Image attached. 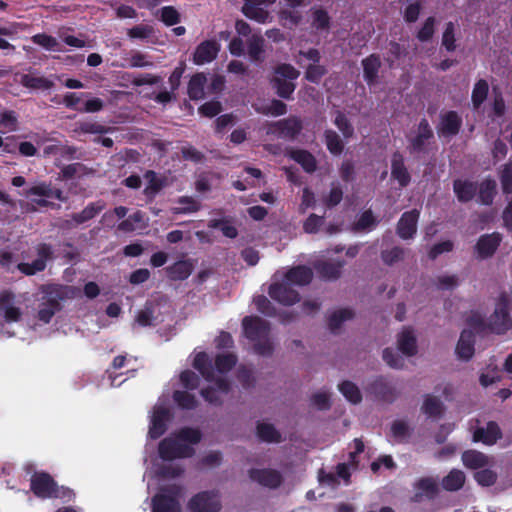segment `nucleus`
<instances>
[{"instance_id":"f257e3e1","label":"nucleus","mask_w":512,"mask_h":512,"mask_svg":"<svg viewBox=\"0 0 512 512\" xmlns=\"http://www.w3.org/2000/svg\"><path fill=\"white\" fill-rule=\"evenodd\" d=\"M236 364V357L232 354H220L215 361L216 371L208 364V355L198 353L194 358L193 366L210 383L201 390L203 398L212 404L221 401V396L228 393L229 384L223 376Z\"/></svg>"},{"instance_id":"f03ea898","label":"nucleus","mask_w":512,"mask_h":512,"mask_svg":"<svg viewBox=\"0 0 512 512\" xmlns=\"http://www.w3.org/2000/svg\"><path fill=\"white\" fill-rule=\"evenodd\" d=\"M509 305V298L503 293L498 297L495 310L488 322L484 320L480 313L472 312L467 318V323L469 327L476 332H484L488 329L491 332L503 334L512 327Z\"/></svg>"},{"instance_id":"7ed1b4c3","label":"nucleus","mask_w":512,"mask_h":512,"mask_svg":"<svg viewBox=\"0 0 512 512\" xmlns=\"http://www.w3.org/2000/svg\"><path fill=\"white\" fill-rule=\"evenodd\" d=\"M201 439L197 429L184 428L178 434L165 438L159 444V455L163 460L190 457L194 453L193 445Z\"/></svg>"},{"instance_id":"20e7f679","label":"nucleus","mask_w":512,"mask_h":512,"mask_svg":"<svg viewBox=\"0 0 512 512\" xmlns=\"http://www.w3.org/2000/svg\"><path fill=\"white\" fill-rule=\"evenodd\" d=\"M242 325L245 336L255 342V350L261 355L270 354L273 345L267 322L259 317L248 316L243 319Z\"/></svg>"},{"instance_id":"39448f33","label":"nucleus","mask_w":512,"mask_h":512,"mask_svg":"<svg viewBox=\"0 0 512 512\" xmlns=\"http://www.w3.org/2000/svg\"><path fill=\"white\" fill-rule=\"evenodd\" d=\"M299 74V71L290 64H281L276 68L272 85L280 97L290 98L296 87L293 80L297 79Z\"/></svg>"},{"instance_id":"423d86ee","label":"nucleus","mask_w":512,"mask_h":512,"mask_svg":"<svg viewBox=\"0 0 512 512\" xmlns=\"http://www.w3.org/2000/svg\"><path fill=\"white\" fill-rule=\"evenodd\" d=\"M182 493V487L171 485L152 499V512H181V506L178 497Z\"/></svg>"},{"instance_id":"0eeeda50","label":"nucleus","mask_w":512,"mask_h":512,"mask_svg":"<svg viewBox=\"0 0 512 512\" xmlns=\"http://www.w3.org/2000/svg\"><path fill=\"white\" fill-rule=\"evenodd\" d=\"M31 490L39 498L64 497L68 491L59 489L52 477L44 472L33 474L31 477Z\"/></svg>"},{"instance_id":"6e6552de","label":"nucleus","mask_w":512,"mask_h":512,"mask_svg":"<svg viewBox=\"0 0 512 512\" xmlns=\"http://www.w3.org/2000/svg\"><path fill=\"white\" fill-rule=\"evenodd\" d=\"M293 286L295 285L284 276L280 282L275 281L270 285L268 293L272 299L280 304L290 306L300 300V296L298 292L293 289Z\"/></svg>"},{"instance_id":"1a4fd4ad","label":"nucleus","mask_w":512,"mask_h":512,"mask_svg":"<svg viewBox=\"0 0 512 512\" xmlns=\"http://www.w3.org/2000/svg\"><path fill=\"white\" fill-rule=\"evenodd\" d=\"M302 123L297 117H289L271 123L267 128V134L276 135L279 138L292 140L301 131Z\"/></svg>"},{"instance_id":"9d476101","label":"nucleus","mask_w":512,"mask_h":512,"mask_svg":"<svg viewBox=\"0 0 512 512\" xmlns=\"http://www.w3.org/2000/svg\"><path fill=\"white\" fill-rule=\"evenodd\" d=\"M22 316L21 307L13 294L3 292L0 295V326L5 323L18 322Z\"/></svg>"},{"instance_id":"9b49d317","label":"nucleus","mask_w":512,"mask_h":512,"mask_svg":"<svg viewBox=\"0 0 512 512\" xmlns=\"http://www.w3.org/2000/svg\"><path fill=\"white\" fill-rule=\"evenodd\" d=\"M276 0H244L242 7L243 14L259 23H266L270 19L268 8L273 5Z\"/></svg>"},{"instance_id":"f8f14e48","label":"nucleus","mask_w":512,"mask_h":512,"mask_svg":"<svg viewBox=\"0 0 512 512\" xmlns=\"http://www.w3.org/2000/svg\"><path fill=\"white\" fill-rule=\"evenodd\" d=\"M189 508L195 512H218L221 509L219 495L216 492H201L189 501Z\"/></svg>"},{"instance_id":"ddd939ff","label":"nucleus","mask_w":512,"mask_h":512,"mask_svg":"<svg viewBox=\"0 0 512 512\" xmlns=\"http://www.w3.org/2000/svg\"><path fill=\"white\" fill-rule=\"evenodd\" d=\"M26 197L32 198V201L39 206H47V199L55 198L60 201H64L63 193L60 189H53L50 185L45 183L37 184L25 191Z\"/></svg>"},{"instance_id":"4468645a","label":"nucleus","mask_w":512,"mask_h":512,"mask_svg":"<svg viewBox=\"0 0 512 512\" xmlns=\"http://www.w3.org/2000/svg\"><path fill=\"white\" fill-rule=\"evenodd\" d=\"M420 211L413 209L402 214L397 223V234L403 240L413 239L417 232Z\"/></svg>"},{"instance_id":"2eb2a0df","label":"nucleus","mask_w":512,"mask_h":512,"mask_svg":"<svg viewBox=\"0 0 512 512\" xmlns=\"http://www.w3.org/2000/svg\"><path fill=\"white\" fill-rule=\"evenodd\" d=\"M169 419V410L162 404H157L153 408L151 423L148 436L157 439L166 431V423Z\"/></svg>"},{"instance_id":"dca6fc26","label":"nucleus","mask_w":512,"mask_h":512,"mask_svg":"<svg viewBox=\"0 0 512 512\" xmlns=\"http://www.w3.org/2000/svg\"><path fill=\"white\" fill-rule=\"evenodd\" d=\"M38 258L32 263H19L18 269L26 275H34L43 271L46 267V261L52 257V249L47 244H41L37 248Z\"/></svg>"},{"instance_id":"f3484780","label":"nucleus","mask_w":512,"mask_h":512,"mask_svg":"<svg viewBox=\"0 0 512 512\" xmlns=\"http://www.w3.org/2000/svg\"><path fill=\"white\" fill-rule=\"evenodd\" d=\"M304 0H280L278 3L279 6V17L283 22L284 26L292 27L296 26L300 20L301 15L297 11H292L301 5H303Z\"/></svg>"},{"instance_id":"a211bd4d","label":"nucleus","mask_w":512,"mask_h":512,"mask_svg":"<svg viewBox=\"0 0 512 512\" xmlns=\"http://www.w3.org/2000/svg\"><path fill=\"white\" fill-rule=\"evenodd\" d=\"M220 50V44L215 40H206L200 43L193 55V61L197 65H203L213 61Z\"/></svg>"},{"instance_id":"6ab92c4d","label":"nucleus","mask_w":512,"mask_h":512,"mask_svg":"<svg viewBox=\"0 0 512 512\" xmlns=\"http://www.w3.org/2000/svg\"><path fill=\"white\" fill-rule=\"evenodd\" d=\"M249 476L252 481L268 488H276L282 482L281 474L273 469H253Z\"/></svg>"},{"instance_id":"aec40b11","label":"nucleus","mask_w":512,"mask_h":512,"mask_svg":"<svg viewBox=\"0 0 512 512\" xmlns=\"http://www.w3.org/2000/svg\"><path fill=\"white\" fill-rule=\"evenodd\" d=\"M501 240L502 237L499 233L481 236L475 246L478 257L481 259L491 257L498 248Z\"/></svg>"},{"instance_id":"412c9836","label":"nucleus","mask_w":512,"mask_h":512,"mask_svg":"<svg viewBox=\"0 0 512 512\" xmlns=\"http://www.w3.org/2000/svg\"><path fill=\"white\" fill-rule=\"evenodd\" d=\"M398 349L408 357L417 353V339L414 330L410 327H404L397 335Z\"/></svg>"},{"instance_id":"4be33fe9","label":"nucleus","mask_w":512,"mask_h":512,"mask_svg":"<svg viewBox=\"0 0 512 512\" xmlns=\"http://www.w3.org/2000/svg\"><path fill=\"white\" fill-rule=\"evenodd\" d=\"M456 355L462 361L470 360L475 352L474 334L470 329H464L456 345Z\"/></svg>"},{"instance_id":"5701e85b","label":"nucleus","mask_w":512,"mask_h":512,"mask_svg":"<svg viewBox=\"0 0 512 512\" xmlns=\"http://www.w3.org/2000/svg\"><path fill=\"white\" fill-rule=\"evenodd\" d=\"M391 176L401 187H406L411 180L410 174L404 164V158L397 152L392 155Z\"/></svg>"},{"instance_id":"b1692460","label":"nucleus","mask_w":512,"mask_h":512,"mask_svg":"<svg viewBox=\"0 0 512 512\" xmlns=\"http://www.w3.org/2000/svg\"><path fill=\"white\" fill-rule=\"evenodd\" d=\"M461 124L462 120L456 112H447L441 117L438 132L445 137L454 136L459 132Z\"/></svg>"},{"instance_id":"393cba45","label":"nucleus","mask_w":512,"mask_h":512,"mask_svg":"<svg viewBox=\"0 0 512 512\" xmlns=\"http://www.w3.org/2000/svg\"><path fill=\"white\" fill-rule=\"evenodd\" d=\"M432 135L433 132L428 121L426 119H422L418 125L416 134L409 138L412 151H421Z\"/></svg>"},{"instance_id":"a878e982","label":"nucleus","mask_w":512,"mask_h":512,"mask_svg":"<svg viewBox=\"0 0 512 512\" xmlns=\"http://www.w3.org/2000/svg\"><path fill=\"white\" fill-rule=\"evenodd\" d=\"M501 437V431L494 422H489L485 428L477 429L473 434V441L493 445Z\"/></svg>"},{"instance_id":"bb28decb","label":"nucleus","mask_w":512,"mask_h":512,"mask_svg":"<svg viewBox=\"0 0 512 512\" xmlns=\"http://www.w3.org/2000/svg\"><path fill=\"white\" fill-rule=\"evenodd\" d=\"M364 79L369 86L377 83L378 72L381 66L380 58L375 55L362 60Z\"/></svg>"},{"instance_id":"cd10ccee","label":"nucleus","mask_w":512,"mask_h":512,"mask_svg":"<svg viewBox=\"0 0 512 512\" xmlns=\"http://www.w3.org/2000/svg\"><path fill=\"white\" fill-rule=\"evenodd\" d=\"M415 499L420 501L422 498H433L438 492V483L433 478L419 479L415 485Z\"/></svg>"},{"instance_id":"c85d7f7f","label":"nucleus","mask_w":512,"mask_h":512,"mask_svg":"<svg viewBox=\"0 0 512 512\" xmlns=\"http://www.w3.org/2000/svg\"><path fill=\"white\" fill-rule=\"evenodd\" d=\"M284 276L295 286H303L310 283L313 273L312 270L306 266H297L288 270Z\"/></svg>"},{"instance_id":"c756f323","label":"nucleus","mask_w":512,"mask_h":512,"mask_svg":"<svg viewBox=\"0 0 512 512\" xmlns=\"http://www.w3.org/2000/svg\"><path fill=\"white\" fill-rule=\"evenodd\" d=\"M20 83L29 89L48 90L53 87L54 83L51 79L36 73L25 74L21 77Z\"/></svg>"},{"instance_id":"7c9ffc66","label":"nucleus","mask_w":512,"mask_h":512,"mask_svg":"<svg viewBox=\"0 0 512 512\" xmlns=\"http://www.w3.org/2000/svg\"><path fill=\"white\" fill-rule=\"evenodd\" d=\"M167 273L170 279L172 280H184L187 279L192 271L193 264L190 260H181L175 262L173 265L169 266L167 269Z\"/></svg>"},{"instance_id":"2f4dec72","label":"nucleus","mask_w":512,"mask_h":512,"mask_svg":"<svg viewBox=\"0 0 512 512\" xmlns=\"http://www.w3.org/2000/svg\"><path fill=\"white\" fill-rule=\"evenodd\" d=\"M463 464L470 469H478L485 467L490 464V458L485 454L475 451L468 450L462 455Z\"/></svg>"},{"instance_id":"473e14b6","label":"nucleus","mask_w":512,"mask_h":512,"mask_svg":"<svg viewBox=\"0 0 512 512\" xmlns=\"http://www.w3.org/2000/svg\"><path fill=\"white\" fill-rule=\"evenodd\" d=\"M146 227L145 214L141 211H137L130 215L127 219L123 220L118 225V230L123 232H132L137 229H143Z\"/></svg>"},{"instance_id":"72a5a7b5","label":"nucleus","mask_w":512,"mask_h":512,"mask_svg":"<svg viewBox=\"0 0 512 512\" xmlns=\"http://www.w3.org/2000/svg\"><path fill=\"white\" fill-rule=\"evenodd\" d=\"M444 410L442 401L433 395H425L421 411L429 417H439Z\"/></svg>"},{"instance_id":"f704fd0d","label":"nucleus","mask_w":512,"mask_h":512,"mask_svg":"<svg viewBox=\"0 0 512 512\" xmlns=\"http://www.w3.org/2000/svg\"><path fill=\"white\" fill-rule=\"evenodd\" d=\"M207 79L206 76L202 73H198L194 75L188 84V94L189 97L193 100L202 99L205 95L204 88L206 85Z\"/></svg>"},{"instance_id":"c9c22d12","label":"nucleus","mask_w":512,"mask_h":512,"mask_svg":"<svg viewBox=\"0 0 512 512\" xmlns=\"http://www.w3.org/2000/svg\"><path fill=\"white\" fill-rule=\"evenodd\" d=\"M465 483V474L461 470L453 469L442 480V486L447 491H457Z\"/></svg>"},{"instance_id":"e433bc0d","label":"nucleus","mask_w":512,"mask_h":512,"mask_svg":"<svg viewBox=\"0 0 512 512\" xmlns=\"http://www.w3.org/2000/svg\"><path fill=\"white\" fill-rule=\"evenodd\" d=\"M257 436L265 442H279L281 440V435L275 427L265 421L258 422Z\"/></svg>"},{"instance_id":"4c0bfd02","label":"nucleus","mask_w":512,"mask_h":512,"mask_svg":"<svg viewBox=\"0 0 512 512\" xmlns=\"http://www.w3.org/2000/svg\"><path fill=\"white\" fill-rule=\"evenodd\" d=\"M489 92V85L486 80H478L472 90L471 100L474 109H478L486 100Z\"/></svg>"},{"instance_id":"58836bf2","label":"nucleus","mask_w":512,"mask_h":512,"mask_svg":"<svg viewBox=\"0 0 512 512\" xmlns=\"http://www.w3.org/2000/svg\"><path fill=\"white\" fill-rule=\"evenodd\" d=\"M343 198V190L339 183H332L328 192L321 195V201L327 208L338 205Z\"/></svg>"},{"instance_id":"ea45409f","label":"nucleus","mask_w":512,"mask_h":512,"mask_svg":"<svg viewBox=\"0 0 512 512\" xmlns=\"http://www.w3.org/2000/svg\"><path fill=\"white\" fill-rule=\"evenodd\" d=\"M104 208V205L100 202L91 203L86 206L81 212L72 215V219L76 224L84 223L94 218Z\"/></svg>"},{"instance_id":"a19ab883","label":"nucleus","mask_w":512,"mask_h":512,"mask_svg":"<svg viewBox=\"0 0 512 512\" xmlns=\"http://www.w3.org/2000/svg\"><path fill=\"white\" fill-rule=\"evenodd\" d=\"M406 250L402 247L395 246L385 249L381 252V259L385 265L393 266L405 259Z\"/></svg>"},{"instance_id":"79ce46f5","label":"nucleus","mask_w":512,"mask_h":512,"mask_svg":"<svg viewBox=\"0 0 512 512\" xmlns=\"http://www.w3.org/2000/svg\"><path fill=\"white\" fill-rule=\"evenodd\" d=\"M290 157L298 162L307 172H313L316 169L314 157L305 150H293L290 152Z\"/></svg>"},{"instance_id":"37998d69","label":"nucleus","mask_w":512,"mask_h":512,"mask_svg":"<svg viewBox=\"0 0 512 512\" xmlns=\"http://www.w3.org/2000/svg\"><path fill=\"white\" fill-rule=\"evenodd\" d=\"M179 206L172 209L174 214H188L196 212L200 209L201 204L193 197L183 196L178 200Z\"/></svg>"},{"instance_id":"c03bdc74","label":"nucleus","mask_w":512,"mask_h":512,"mask_svg":"<svg viewBox=\"0 0 512 512\" xmlns=\"http://www.w3.org/2000/svg\"><path fill=\"white\" fill-rule=\"evenodd\" d=\"M454 191L462 202L471 200L476 192V186L471 182L457 180L454 182Z\"/></svg>"},{"instance_id":"a18cd8bd","label":"nucleus","mask_w":512,"mask_h":512,"mask_svg":"<svg viewBox=\"0 0 512 512\" xmlns=\"http://www.w3.org/2000/svg\"><path fill=\"white\" fill-rule=\"evenodd\" d=\"M343 396L351 403L357 404L361 401L362 396L359 388L350 381H344L338 386Z\"/></svg>"},{"instance_id":"49530a36","label":"nucleus","mask_w":512,"mask_h":512,"mask_svg":"<svg viewBox=\"0 0 512 512\" xmlns=\"http://www.w3.org/2000/svg\"><path fill=\"white\" fill-rule=\"evenodd\" d=\"M264 52V39L261 36L253 35L248 40V54L254 61H260Z\"/></svg>"},{"instance_id":"de8ad7c7","label":"nucleus","mask_w":512,"mask_h":512,"mask_svg":"<svg viewBox=\"0 0 512 512\" xmlns=\"http://www.w3.org/2000/svg\"><path fill=\"white\" fill-rule=\"evenodd\" d=\"M496 191V183L494 180L486 179L479 187V199L481 203L488 205L492 203Z\"/></svg>"},{"instance_id":"09e8293b","label":"nucleus","mask_w":512,"mask_h":512,"mask_svg":"<svg viewBox=\"0 0 512 512\" xmlns=\"http://www.w3.org/2000/svg\"><path fill=\"white\" fill-rule=\"evenodd\" d=\"M353 312L350 309H338L329 317V326L332 331L338 330L342 323L352 319Z\"/></svg>"},{"instance_id":"8fccbe9b","label":"nucleus","mask_w":512,"mask_h":512,"mask_svg":"<svg viewBox=\"0 0 512 512\" xmlns=\"http://www.w3.org/2000/svg\"><path fill=\"white\" fill-rule=\"evenodd\" d=\"M18 128V120L15 112H0V130L2 133L14 132Z\"/></svg>"},{"instance_id":"3c124183","label":"nucleus","mask_w":512,"mask_h":512,"mask_svg":"<svg viewBox=\"0 0 512 512\" xmlns=\"http://www.w3.org/2000/svg\"><path fill=\"white\" fill-rule=\"evenodd\" d=\"M480 384L483 387H488L492 384H495L501 381V375L499 373L498 367L496 365H489L482 373L479 378Z\"/></svg>"},{"instance_id":"603ef678","label":"nucleus","mask_w":512,"mask_h":512,"mask_svg":"<svg viewBox=\"0 0 512 512\" xmlns=\"http://www.w3.org/2000/svg\"><path fill=\"white\" fill-rule=\"evenodd\" d=\"M342 263L322 262L316 264L317 271L326 279H336L340 275Z\"/></svg>"},{"instance_id":"864d4df0","label":"nucleus","mask_w":512,"mask_h":512,"mask_svg":"<svg viewBox=\"0 0 512 512\" xmlns=\"http://www.w3.org/2000/svg\"><path fill=\"white\" fill-rule=\"evenodd\" d=\"M305 68V78L313 83H318L327 72L326 68L322 65H319V63H307Z\"/></svg>"},{"instance_id":"5fc2aeb1","label":"nucleus","mask_w":512,"mask_h":512,"mask_svg":"<svg viewBox=\"0 0 512 512\" xmlns=\"http://www.w3.org/2000/svg\"><path fill=\"white\" fill-rule=\"evenodd\" d=\"M383 359L387 365L395 369H401L405 364L404 358L392 348H386L383 351Z\"/></svg>"},{"instance_id":"6e6d98bb","label":"nucleus","mask_w":512,"mask_h":512,"mask_svg":"<svg viewBox=\"0 0 512 512\" xmlns=\"http://www.w3.org/2000/svg\"><path fill=\"white\" fill-rule=\"evenodd\" d=\"M127 34L131 39L144 40L150 38L154 34V29L150 25L139 24L129 29Z\"/></svg>"},{"instance_id":"4d7b16f0","label":"nucleus","mask_w":512,"mask_h":512,"mask_svg":"<svg viewBox=\"0 0 512 512\" xmlns=\"http://www.w3.org/2000/svg\"><path fill=\"white\" fill-rule=\"evenodd\" d=\"M286 104L280 100H272L269 104L258 108V111L272 116H280L286 113Z\"/></svg>"},{"instance_id":"13d9d810","label":"nucleus","mask_w":512,"mask_h":512,"mask_svg":"<svg viewBox=\"0 0 512 512\" xmlns=\"http://www.w3.org/2000/svg\"><path fill=\"white\" fill-rule=\"evenodd\" d=\"M391 434L396 441H404L410 435V428L405 421L397 420L391 426Z\"/></svg>"},{"instance_id":"bf43d9fd","label":"nucleus","mask_w":512,"mask_h":512,"mask_svg":"<svg viewBox=\"0 0 512 512\" xmlns=\"http://www.w3.org/2000/svg\"><path fill=\"white\" fill-rule=\"evenodd\" d=\"M326 145L333 154H340L343 150V143L336 132L328 130L325 133Z\"/></svg>"},{"instance_id":"052dcab7","label":"nucleus","mask_w":512,"mask_h":512,"mask_svg":"<svg viewBox=\"0 0 512 512\" xmlns=\"http://www.w3.org/2000/svg\"><path fill=\"white\" fill-rule=\"evenodd\" d=\"M323 224L324 217L312 213L303 223V230L306 233H316L319 231Z\"/></svg>"},{"instance_id":"680f3d73","label":"nucleus","mask_w":512,"mask_h":512,"mask_svg":"<svg viewBox=\"0 0 512 512\" xmlns=\"http://www.w3.org/2000/svg\"><path fill=\"white\" fill-rule=\"evenodd\" d=\"M442 45L448 51H454L456 48L455 45V26L452 22L446 24L443 36H442Z\"/></svg>"},{"instance_id":"e2e57ef3","label":"nucleus","mask_w":512,"mask_h":512,"mask_svg":"<svg viewBox=\"0 0 512 512\" xmlns=\"http://www.w3.org/2000/svg\"><path fill=\"white\" fill-rule=\"evenodd\" d=\"M127 62V65L131 68H142L153 65V62L148 59V56L141 52L132 53L131 56L127 59Z\"/></svg>"},{"instance_id":"0e129e2a","label":"nucleus","mask_w":512,"mask_h":512,"mask_svg":"<svg viewBox=\"0 0 512 512\" xmlns=\"http://www.w3.org/2000/svg\"><path fill=\"white\" fill-rule=\"evenodd\" d=\"M316 205V198L314 192L308 188L305 187L302 191V197H301V203L299 205V212L301 214H304L307 209L313 208Z\"/></svg>"},{"instance_id":"69168bd1","label":"nucleus","mask_w":512,"mask_h":512,"mask_svg":"<svg viewBox=\"0 0 512 512\" xmlns=\"http://www.w3.org/2000/svg\"><path fill=\"white\" fill-rule=\"evenodd\" d=\"M502 190L504 193L512 192V162L504 165L500 175Z\"/></svg>"},{"instance_id":"338daca9","label":"nucleus","mask_w":512,"mask_h":512,"mask_svg":"<svg viewBox=\"0 0 512 512\" xmlns=\"http://www.w3.org/2000/svg\"><path fill=\"white\" fill-rule=\"evenodd\" d=\"M174 400L184 409H192L196 405L195 397L188 392L176 391Z\"/></svg>"},{"instance_id":"774afa93","label":"nucleus","mask_w":512,"mask_h":512,"mask_svg":"<svg viewBox=\"0 0 512 512\" xmlns=\"http://www.w3.org/2000/svg\"><path fill=\"white\" fill-rule=\"evenodd\" d=\"M506 105L501 94L495 93L491 104L490 117H502L505 114Z\"/></svg>"}]
</instances>
